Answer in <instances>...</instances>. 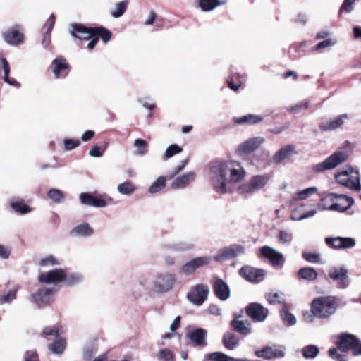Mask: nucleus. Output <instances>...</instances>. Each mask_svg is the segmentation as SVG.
Instances as JSON below:
<instances>
[{
    "label": "nucleus",
    "mask_w": 361,
    "mask_h": 361,
    "mask_svg": "<svg viewBox=\"0 0 361 361\" xmlns=\"http://www.w3.org/2000/svg\"><path fill=\"white\" fill-rule=\"evenodd\" d=\"M302 355L305 359H314L319 353V349L317 345H307L302 348Z\"/></svg>",
    "instance_id": "nucleus-40"
},
{
    "label": "nucleus",
    "mask_w": 361,
    "mask_h": 361,
    "mask_svg": "<svg viewBox=\"0 0 361 361\" xmlns=\"http://www.w3.org/2000/svg\"><path fill=\"white\" fill-rule=\"evenodd\" d=\"M231 326L234 331L243 335L247 336L251 333V327L250 323H245L244 321L234 319L231 322Z\"/></svg>",
    "instance_id": "nucleus-33"
},
{
    "label": "nucleus",
    "mask_w": 361,
    "mask_h": 361,
    "mask_svg": "<svg viewBox=\"0 0 361 361\" xmlns=\"http://www.w3.org/2000/svg\"><path fill=\"white\" fill-rule=\"evenodd\" d=\"M59 264V262L53 255L47 256L39 262L40 267L55 266Z\"/></svg>",
    "instance_id": "nucleus-55"
},
{
    "label": "nucleus",
    "mask_w": 361,
    "mask_h": 361,
    "mask_svg": "<svg viewBox=\"0 0 361 361\" xmlns=\"http://www.w3.org/2000/svg\"><path fill=\"white\" fill-rule=\"evenodd\" d=\"M348 154L344 151H336L324 161L312 166V170L317 173L332 170L345 161Z\"/></svg>",
    "instance_id": "nucleus-5"
},
{
    "label": "nucleus",
    "mask_w": 361,
    "mask_h": 361,
    "mask_svg": "<svg viewBox=\"0 0 361 361\" xmlns=\"http://www.w3.org/2000/svg\"><path fill=\"white\" fill-rule=\"evenodd\" d=\"M265 298L271 305H276L283 302V294L270 292L265 295Z\"/></svg>",
    "instance_id": "nucleus-48"
},
{
    "label": "nucleus",
    "mask_w": 361,
    "mask_h": 361,
    "mask_svg": "<svg viewBox=\"0 0 361 361\" xmlns=\"http://www.w3.org/2000/svg\"><path fill=\"white\" fill-rule=\"evenodd\" d=\"M51 69L56 78H65L71 70V66L63 56H58L51 63Z\"/></svg>",
    "instance_id": "nucleus-18"
},
{
    "label": "nucleus",
    "mask_w": 361,
    "mask_h": 361,
    "mask_svg": "<svg viewBox=\"0 0 361 361\" xmlns=\"http://www.w3.org/2000/svg\"><path fill=\"white\" fill-rule=\"evenodd\" d=\"M293 239V234L288 231L281 230L279 232V242L281 244L289 243Z\"/></svg>",
    "instance_id": "nucleus-54"
},
{
    "label": "nucleus",
    "mask_w": 361,
    "mask_h": 361,
    "mask_svg": "<svg viewBox=\"0 0 361 361\" xmlns=\"http://www.w3.org/2000/svg\"><path fill=\"white\" fill-rule=\"evenodd\" d=\"M329 276L333 281L338 282V287L345 288L350 281L348 276V270L344 267H334L329 271Z\"/></svg>",
    "instance_id": "nucleus-19"
},
{
    "label": "nucleus",
    "mask_w": 361,
    "mask_h": 361,
    "mask_svg": "<svg viewBox=\"0 0 361 361\" xmlns=\"http://www.w3.org/2000/svg\"><path fill=\"white\" fill-rule=\"evenodd\" d=\"M0 63H2V68L4 72V80L14 87H20V83L12 78L9 77L10 66L6 58L0 55Z\"/></svg>",
    "instance_id": "nucleus-30"
},
{
    "label": "nucleus",
    "mask_w": 361,
    "mask_h": 361,
    "mask_svg": "<svg viewBox=\"0 0 361 361\" xmlns=\"http://www.w3.org/2000/svg\"><path fill=\"white\" fill-rule=\"evenodd\" d=\"M197 4L202 11L209 12L224 4V2L219 0H198Z\"/></svg>",
    "instance_id": "nucleus-37"
},
{
    "label": "nucleus",
    "mask_w": 361,
    "mask_h": 361,
    "mask_svg": "<svg viewBox=\"0 0 361 361\" xmlns=\"http://www.w3.org/2000/svg\"><path fill=\"white\" fill-rule=\"evenodd\" d=\"M61 326H45L42 333V336L47 340H50L49 336L55 337L56 338L60 337L61 334Z\"/></svg>",
    "instance_id": "nucleus-39"
},
{
    "label": "nucleus",
    "mask_w": 361,
    "mask_h": 361,
    "mask_svg": "<svg viewBox=\"0 0 361 361\" xmlns=\"http://www.w3.org/2000/svg\"><path fill=\"white\" fill-rule=\"evenodd\" d=\"M302 257L305 260L311 263H318L320 261V255L319 254L304 252Z\"/></svg>",
    "instance_id": "nucleus-62"
},
{
    "label": "nucleus",
    "mask_w": 361,
    "mask_h": 361,
    "mask_svg": "<svg viewBox=\"0 0 361 361\" xmlns=\"http://www.w3.org/2000/svg\"><path fill=\"white\" fill-rule=\"evenodd\" d=\"M54 292L52 288H42L32 294V301L35 303L39 308H42L51 304V295Z\"/></svg>",
    "instance_id": "nucleus-10"
},
{
    "label": "nucleus",
    "mask_w": 361,
    "mask_h": 361,
    "mask_svg": "<svg viewBox=\"0 0 361 361\" xmlns=\"http://www.w3.org/2000/svg\"><path fill=\"white\" fill-rule=\"evenodd\" d=\"M12 209L21 214H25L31 211V208L23 200L13 202L11 204Z\"/></svg>",
    "instance_id": "nucleus-42"
},
{
    "label": "nucleus",
    "mask_w": 361,
    "mask_h": 361,
    "mask_svg": "<svg viewBox=\"0 0 361 361\" xmlns=\"http://www.w3.org/2000/svg\"><path fill=\"white\" fill-rule=\"evenodd\" d=\"M64 278L62 282L66 286H73L79 283L82 281V276L75 273H67L66 269H63Z\"/></svg>",
    "instance_id": "nucleus-36"
},
{
    "label": "nucleus",
    "mask_w": 361,
    "mask_h": 361,
    "mask_svg": "<svg viewBox=\"0 0 361 361\" xmlns=\"http://www.w3.org/2000/svg\"><path fill=\"white\" fill-rule=\"evenodd\" d=\"M317 192V187H310L307 188H305L304 190L298 191L295 193L293 196V199L295 200H303L309 197L312 196L313 194Z\"/></svg>",
    "instance_id": "nucleus-41"
},
{
    "label": "nucleus",
    "mask_w": 361,
    "mask_h": 361,
    "mask_svg": "<svg viewBox=\"0 0 361 361\" xmlns=\"http://www.w3.org/2000/svg\"><path fill=\"white\" fill-rule=\"evenodd\" d=\"M204 361H226V355L219 352L212 353L205 355Z\"/></svg>",
    "instance_id": "nucleus-57"
},
{
    "label": "nucleus",
    "mask_w": 361,
    "mask_h": 361,
    "mask_svg": "<svg viewBox=\"0 0 361 361\" xmlns=\"http://www.w3.org/2000/svg\"><path fill=\"white\" fill-rule=\"evenodd\" d=\"M128 6V2L126 1H123L119 2L116 6V10L111 11V15L114 18H119L126 11Z\"/></svg>",
    "instance_id": "nucleus-50"
},
{
    "label": "nucleus",
    "mask_w": 361,
    "mask_h": 361,
    "mask_svg": "<svg viewBox=\"0 0 361 361\" xmlns=\"http://www.w3.org/2000/svg\"><path fill=\"white\" fill-rule=\"evenodd\" d=\"M298 209H299L298 208H296L295 209H294L292 212L290 218L293 221H301L302 219H307L309 217H312L314 215H315L317 212V210L314 209V210H311L307 213H305L302 215H298Z\"/></svg>",
    "instance_id": "nucleus-49"
},
{
    "label": "nucleus",
    "mask_w": 361,
    "mask_h": 361,
    "mask_svg": "<svg viewBox=\"0 0 361 361\" xmlns=\"http://www.w3.org/2000/svg\"><path fill=\"white\" fill-rule=\"evenodd\" d=\"M93 39L90 40L87 46V49L92 50L101 39L104 44L109 42L112 37V32L103 26H97L93 27Z\"/></svg>",
    "instance_id": "nucleus-11"
},
{
    "label": "nucleus",
    "mask_w": 361,
    "mask_h": 361,
    "mask_svg": "<svg viewBox=\"0 0 361 361\" xmlns=\"http://www.w3.org/2000/svg\"><path fill=\"white\" fill-rule=\"evenodd\" d=\"M247 315L255 322H263L267 317L269 310L261 304L253 302L246 307Z\"/></svg>",
    "instance_id": "nucleus-17"
},
{
    "label": "nucleus",
    "mask_w": 361,
    "mask_h": 361,
    "mask_svg": "<svg viewBox=\"0 0 361 361\" xmlns=\"http://www.w3.org/2000/svg\"><path fill=\"white\" fill-rule=\"evenodd\" d=\"M175 275L172 274H160L154 281V288L158 293H166L172 289L175 283Z\"/></svg>",
    "instance_id": "nucleus-15"
},
{
    "label": "nucleus",
    "mask_w": 361,
    "mask_h": 361,
    "mask_svg": "<svg viewBox=\"0 0 361 361\" xmlns=\"http://www.w3.org/2000/svg\"><path fill=\"white\" fill-rule=\"evenodd\" d=\"M209 176L213 187L216 192H226V164L223 161L216 160L210 164Z\"/></svg>",
    "instance_id": "nucleus-3"
},
{
    "label": "nucleus",
    "mask_w": 361,
    "mask_h": 361,
    "mask_svg": "<svg viewBox=\"0 0 361 361\" xmlns=\"http://www.w3.org/2000/svg\"><path fill=\"white\" fill-rule=\"evenodd\" d=\"M239 343V338L233 334H227V349L233 350Z\"/></svg>",
    "instance_id": "nucleus-61"
},
{
    "label": "nucleus",
    "mask_w": 361,
    "mask_h": 361,
    "mask_svg": "<svg viewBox=\"0 0 361 361\" xmlns=\"http://www.w3.org/2000/svg\"><path fill=\"white\" fill-rule=\"evenodd\" d=\"M260 252L271 262L273 267L280 269L283 267L285 260L282 253L267 245L262 247Z\"/></svg>",
    "instance_id": "nucleus-12"
},
{
    "label": "nucleus",
    "mask_w": 361,
    "mask_h": 361,
    "mask_svg": "<svg viewBox=\"0 0 361 361\" xmlns=\"http://www.w3.org/2000/svg\"><path fill=\"white\" fill-rule=\"evenodd\" d=\"M104 149L98 145H94L90 150V155L94 157L102 156Z\"/></svg>",
    "instance_id": "nucleus-64"
},
{
    "label": "nucleus",
    "mask_w": 361,
    "mask_h": 361,
    "mask_svg": "<svg viewBox=\"0 0 361 361\" xmlns=\"http://www.w3.org/2000/svg\"><path fill=\"white\" fill-rule=\"evenodd\" d=\"M264 142V138L260 136L247 139L238 146L236 153L238 155L250 154L257 149Z\"/></svg>",
    "instance_id": "nucleus-14"
},
{
    "label": "nucleus",
    "mask_w": 361,
    "mask_h": 361,
    "mask_svg": "<svg viewBox=\"0 0 361 361\" xmlns=\"http://www.w3.org/2000/svg\"><path fill=\"white\" fill-rule=\"evenodd\" d=\"M63 278V269H54L41 273L38 276V281L42 283H57L62 282Z\"/></svg>",
    "instance_id": "nucleus-23"
},
{
    "label": "nucleus",
    "mask_w": 361,
    "mask_h": 361,
    "mask_svg": "<svg viewBox=\"0 0 361 361\" xmlns=\"http://www.w3.org/2000/svg\"><path fill=\"white\" fill-rule=\"evenodd\" d=\"M298 276L301 279L312 281L317 278L318 273L312 267H303L298 270Z\"/></svg>",
    "instance_id": "nucleus-34"
},
{
    "label": "nucleus",
    "mask_w": 361,
    "mask_h": 361,
    "mask_svg": "<svg viewBox=\"0 0 361 361\" xmlns=\"http://www.w3.org/2000/svg\"><path fill=\"white\" fill-rule=\"evenodd\" d=\"M64 147L66 150H72L80 145L78 139H64Z\"/></svg>",
    "instance_id": "nucleus-60"
},
{
    "label": "nucleus",
    "mask_w": 361,
    "mask_h": 361,
    "mask_svg": "<svg viewBox=\"0 0 361 361\" xmlns=\"http://www.w3.org/2000/svg\"><path fill=\"white\" fill-rule=\"evenodd\" d=\"M280 317L283 322L288 326H293L296 323L295 316L289 312L286 308H283L280 311Z\"/></svg>",
    "instance_id": "nucleus-44"
},
{
    "label": "nucleus",
    "mask_w": 361,
    "mask_h": 361,
    "mask_svg": "<svg viewBox=\"0 0 361 361\" xmlns=\"http://www.w3.org/2000/svg\"><path fill=\"white\" fill-rule=\"evenodd\" d=\"M239 273L243 278L253 283L262 281L266 275V271L264 269H256L250 266L242 267Z\"/></svg>",
    "instance_id": "nucleus-16"
},
{
    "label": "nucleus",
    "mask_w": 361,
    "mask_h": 361,
    "mask_svg": "<svg viewBox=\"0 0 361 361\" xmlns=\"http://www.w3.org/2000/svg\"><path fill=\"white\" fill-rule=\"evenodd\" d=\"M262 120L263 118L261 116L251 114L234 119L236 123L243 125H255L260 123Z\"/></svg>",
    "instance_id": "nucleus-32"
},
{
    "label": "nucleus",
    "mask_w": 361,
    "mask_h": 361,
    "mask_svg": "<svg viewBox=\"0 0 361 361\" xmlns=\"http://www.w3.org/2000/svg\"><path fill=\"white\" fill-rule=\"evenodd\" d=\"M135 188L130 181L124 182L118 186V190L123 195H128L135 190Z\"/></svg>",
    "instance_id": "nucleus-51"
},
{
    "label": "nucleus",
    "mask_w": 361,
    "mask_h": 361,
    "mask_svg": "<svg viewBox=\"0 0 361 361\" xmlns=\"http://www.w3.org/2000/svg\"><path fill=\"white\" fill-rule=\"evenodd\" d=\"M244 247L240 245L233 244L227 247V258L235 257L244 252Z\"/></svg>",
    "instance_id": "nucleus-46"
},
{
    "label": "nucleus",
    "mask_w": 361,
    "mask_h": 361,
    "mask_svg": "<svg viewBox=\"0 0 361 361\" xmlns=\"http://www.w3.org/2000/svg\"><path fill=\"white\" fill-rule=\"evenodd\" d=\"M338 348L343 352L351 350L354 355H361V341L353 334H341L340 341L338 343Z\"/></svg>",
    "instance_id": "nucleus-7"
},
{
    "label": "nucleus",
    "mask_w": 361,
    "mask_h": 361,
    "mask_svg": "<svg viewBox=\"0 0 361 361\" xmlns=\"http://www.w3.org/2000/svg\"><path fill=\"white\" fill-rule=\"evenodd\" d=\"M70 233L75 236H90L93 233V229L87 223H84L76 226Z\"/></svg>",
    "instance_id": "nucleus-35"
},
{
    "label": "nucleus",
    "mask_w": 361,
    "mask_h": 361,
    "mask_svg": "<svg viewBox=\"0 0 361 361\" xmlns=\"http://www.w3.org/2000/svg\"><path fill=\"white\" fill-rule=\"evenodd\" d=\"M347 119H348V115L343 114L322 122L319 124V128L324 131L333 130L341 127Z\"/></svg>",
    "instance_id": "nucleus-25"
},
{
    "label": "nucleus",
    "mask_w": 361,
    "mask_h": 361,
    "mask_svg": "<svg viewBox=\"0 0 361 361\" xmlns=\"http://www.w3.org/2000/svg\"><path fill=\"white\" fill-rule=\"evenodd\" d=\"M93 27H87L83 24L73 23L72 25L71 35L80 41L92 39Z\"/></svg>",
    "instance_id": "nucleus-21"
},
{
    "label": "nucleus",
    "mask_w": 361,
    "mask_h": 361,
    "mask_svg": "<svg viewBox=\"0 0 361 361\" xmlns=\"http://www.w3.org/2000/svg\"><path fill=\"white\" fill-rule=\"evenodd\" d=\"M80 200L82 204L94 207H104L112 202L110 197L107 198L104 195L92 192H82L80 195Z\"/></svg>",
    "instance_id": "nucleus-8"
},
{
    "label": "nucleus",
    "mask_w": 361,
    "mask_h": 361,
    "mask_svg": "<svg viewBox=\"0 0 361 361\" xmlns=\"http://www.w3.org/2000/svg\"><path fill=\"white\" fill-rule=\"evenodd\" d=\"M19 290L18 286H16L10 290L7 293H4L0 296V304L10 303L16 298L17 292Z\"/></svg>",
    "instance_id": "nucleus-43"
},
{
    "label": "nucleus",
    "mask_w": 361,
    "mask_h": 361,
    "mask_svg": "<svg viewBox=\"0 0 361 361\" xmlns=\"http://www.w3.org/2000/svg\"><path fill=\"white\" fill-rule=\"evenodd\" d=\"M338 308L337 299L334 296H320L314 298L311 305V312L319 319H327L333 315Z\"/></svg>",
    "instance_id": "nucleus-1"
},
{
    "label": "nucleus",
    "mask_w": 361,
    "mask_h": 361,
    "mask_svg": "<svg viewBox=\"0 0 361 361\" xmlns=\"http://www.w3.org/2000/svg\"><path fill=\"white\" fill-rule=\"evenodd\" d=\"M182 151L183 149L180 146L176 144L171 145L169 147H168V148L166 150L165 158L169 159L173 157V155L181 152Z\"/></svg>",
    "instance_id": "nucleus-58"
},
{
    "label": "nucleus",
    "mask_w": 361,
    "mask_h": 361,
    "mask_svg": "<svg viewBox=\"0 0 361 361\" xmlns=\"http://www.w3.org/2000/svg\"><path fill=\"white\" fill-rule=\"evenodd\" d=\"M4 39L9 44L18 45L24 41V34L20 25H15L3 32Z\"/></svg>",
    "instance_id": "nucleus-20"
},
{
    "label": "nucleus",
    "mask_w": 361,
    "mask_h": 361,
    "mask_svg": "<svg viewBox=\"0 0 361 361\" xmlns=\"http://www.w3.org/2000/svg\"><path fill=\"white\" fill-rule=\"evenodd\" d=\"M230 168V180L238 183L246 176V171L241 164L236 161H231L227 164V168Z\"/></svg>",
    "instance_id": "nucleus-24"
},
{
    "label": "nucleus",
    "mask_w": 361,
    "mask_h": 361,
    "mask_svg": "<svg viewBox=\"0 0 361 361\" xmlns=\"http://www.w3.org/2000/svg\"><path fill=\"white\" fill-rule=\"evenodd\" d=\"M325 243L329 247L337 250L352 248L355 245V240L352 238L328 237L325 238Z\"/></svg>",
    "instance_id": "nucleus-22"
},
{
    "label": "nucleus",
    "mask_w": 361,
    "mask_h": 361,
    "mask_svg": "<svg viewBox=\"0 0 361 361\" xmlns=\"http://www.w3.org/2000/svg\"><path fill=\"white\" fill-rule=\"evenodd\" d=\"M309 106V102L308 101H303L301 102L294 106H292L288 109V111L290 113L293 114H298L299 113L302 109H305Z\"/></svg>",
    "instance_id": "nucleus-59"
},
{
    "label": "nucleus",
    "mask_w": 361,
    "mask_h": 361,
    "mask_svg": "<svg viewBox=\"0 0 361 361\" xmlns=\"http://www.w3.org/2000/svg\"><path fill=\"white\" fill-rule=\"evenodd\" d=\"M335 178L337 182L351 190L359 191L361 190L360 174L357 170L349 168L338 172Z\"/></svg>",
    "instance_id": "nucleus-4"
},
{
    "label": "nucleus",
    "mask_w": 361,
    "mask_h": 361,
    "mask_svg": "<svg viewBox=\"0 0 361 361\" xmlns=\"http://www.w3.org/2000/svg\"><path fill=\"white\" fill-rule=\"evenodd\" d=\"M66 341L62 337L56 338L48 346V349L54 354L61 355L66 348Z\"/></svg>",
    "instance_id": "nucleus-31"
},
{
    "label": "nucleus",
    "mask_w": 361,
    "mask_h": 361,
    "mask_svg": "<svg viewBox=\"0 0 361 361\" xmlns=\"http://www.w3.org/2000/svg\"><path fill=\"white\" fill-rule=\"evenodd\" d=\"M195 173L190 171L177 177L171 183V188L173 189L185 188L195 180Z\"/></svg>",
    "instance_id": "nucleus-28"
},
{
    "label": "nucleus",
    "mask_w": 361,
    "mask_h": 361,
    "mask_svg": "<svg viewBox=\"0 0 361 361\" xmlns=\"http://www.w3.org/2000/svg\"><path fill=\"white\" fill-rule=\"evenodd\" d=\"M207 331L202 328L196 329L187 334V337L191 341L194 346L205 345Z\"/></svg>",
    "instance_id": "nucleus-26"
},
{
    "label": "nucleus",
    "mask_w": 361,
    "mask_h": 361,
    "mask_svg": "<svg viewBox=\"0 0 361 361\" xmlns=\"http://www.w3.org/2000/svg\"><path fill=\"white\" fill-rule=\"evenodd\" d=\"M214 293L221 300H226V283L217 279L213 285Z\"/></svg>",
    "instance_id": "nucleus-38"
},
{
    "label": "nucleus",
    "mask_w": 361,
    "mask_h": 361,
    "mask_svg": "<svg viewBox=\"0 0 361 361\" xmlns=\"http://www.w3.org/2000/svg\"><path fill=\"white\" fill-rule=\"evenodd\" d=\"M209 288L207 285L197 284L188 294V300L197 305H202L207 298Z\"/></svg>",
    "instance_id": "nucleus-13"
},
{
    "label": "nucleus",
    "mask_w": 361,
    "mask_h": 361,
    "mask_svg": "<svg viewBox=\"0 0 361 361\" xmlns=\"http://www.w3.org/2000/svg\"><path fill=\"white\" fill-rule=\"evenodd\" d=\"M295 147L293 145H288L279 149L274 156L273 159L276 163H281L284 159L295 154Z\"/></svg>",
    "instance_id": "nucleus-29"
},
{
    "label": "nucleus",
    "mask_w": 361,
    "mask_h": 361,
    "mask_svg": "<svg viewBox=\"0 0 361 361\" xmlns=\"http://www.w3.org/2000/svg\"><path fill=\"white\" fill-rule=\"evenodd\" d=\"M271 177L268 173L254 175L247 182L239 185L237 191L241 195H251L264 189L269 184Z\"/></svg>",
    "instance_id": "nucleus-2"
},
{
    "label": "nucleus",
    "mask_w": 361,
    "mask_h": 361,
    "mask_svg": "<svg viewBox=\"0 0 361 361\" xmlns=\"http://www.w3.org/2000/svg\"><path fill=\"white\" fill-rule=\"evenodd\" d=\"M47 196L56 203H60L65 197L63 191L56 188L49 190L47 192Z\"/></svg>",
    "instance_id": "nucleus-47"
},
{
    "label": "nucleus",
    "mask_w": 361,
    "mask_h": 361,
    "mask_svg": "<svg viewBox=\"0 0 361 361\" xmlns=\"http://www.w3.org/2000/svg\"><path fill=\"white\" fill-rule=\"evenodd\" d=\"M166 186V178L159 176L149 187V192L152 194L161 191Z\"/></svg>",
    "instance_id": "nucleus-45"
},
{
    "label": "nucleus",
    "mask_w": 361,
    "mask_h": 361,
    "mask_svg": "<svg viewBox=\"0 0 361 361\" xmlns=\"http://www.w3.org/2000/svg\"><path fill=\"white\" fill-rule=\"evenodd\" d=\"M158 358L161 361H174L175 357L172 351L164 348L158 353Z\"/></svg>",
    "instance_id": "nucleus-52"
},
{
    "label": "nucleus",
    "mask_w": 361,
    "mask_h": 361,
    "mask_svg": "<svg viewBox=\"0 0 361 361\" xmlns=\"http://www.w3.org/2000/svg\"><path fill=\"white\" fill-rule=\"evenodd\" d=\"M325 200H329V210L338 212H345L354 203V200L345 195L332 192L325 197Z\"/></svg>",
    "instance_id": "nucleus-6"
},
{
    "label": "nucleus",
    "mask_w": 361,
    "mask_h": 361,
    "mask_svg": "<svg viewBox=\"0 0 361 361\" xmlns=\"http://www.w3.org/2000/svg\"><path fill=\"white\" fill-rule=\"evenodd\" d=\"M212 259V258L210 256L195 257L180 267V272L186 275L192 274L197 269L208 266L211 263Z\"/></svg>",
    "instance_id": "nucleus-9"
},
{
    "label": "nucleus",
    "mask_w": 361,
    "mask_h": 361,
    "mask_svg": "<svg viewBox=\"0 0 361 361\" xmlns=\"http://www.w3.org/2000/svg\"><path fill=\"white\" fill-rule=\"evenodd\" d=\"M285 353L283 350L272 347H265L260 350L255 351V355L264 359L283 357Z\"/></svg>",
    "instance_id": "nucleus-27"
},
{
    "label": "nucleus",
    "mask_w": 361,
    "mask_h": 361,
    "mask_svg": "<svg viewBox=\"0 0 361 361\" xmlns=\"http://www.w3.org/2000/svg\"><path fill=\"white\" fill-rule=\"evenodd\" d=\"M329 355L334 360L337 361H345V357L343 355L339 354L336 348H331L329 350Z\"/></svg>",
    "instance_id": "nucleus-63"
},
{
    "label": "nucleus",
    "mask_w": 361,
    "mask_h": 361,
    "mask_svg": "<svg viewBox=\"0 0 361 361\" xmlns=\"http://www.w3.org/2000/svg\"><path fill=\"white\" fill-rule=\"evenodd\" d=\"M134 145L137 147L138 154L143 155L147 152V143L145 140L136 139Z\"/></svg>",
    "instance_id": "nucleus-53"
},
{
    "label": "nucleus",
    "mask_w": 361,
    "mask_h": 361,
    "mask_svg": "<svg viewBox=\"0 0 361 361\" xmlns=\"http://www.w3.org/2000/svg\"><path fill=\"white\" fill-rule=\"evenodd\" d=\"M357 0H344L339 11V16L343 12L350 13L353 10V5Z\"/></svg>",
    "instance_id": "nucleus-56"
}]
</instances>
